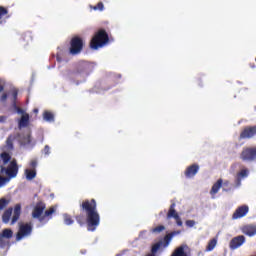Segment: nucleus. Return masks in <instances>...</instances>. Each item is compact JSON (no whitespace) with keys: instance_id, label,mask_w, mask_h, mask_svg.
<instances>
[{"instance_id":"f257e3e1","label":"nucleus","mask_w":256,"mask_h":256,"mask_svg":"<svg viewBox=\"0 0 256 256\" xmlns=\"http://www.w3.org/2000/svg\"><path fill=\"white\" fill-rule=\"evenodd\" d=\"M80 211L86 214V218L83 214L75 216L78 225H80V227H83V225H85L86 223L88 231H95L97 229V226L101 223V216L97 211V201L95 199L84 200L80 204Z\"/></svg>"},{"instance_id":"f03ea898","label":"nucleus","mask_w":256,"mask_h":256,"mask_svg":"<svg viewBox=\"0 0 256 256\" xmlns=\"http://www.w3.org/2000/svg\"><path fill=\"white\" fill-rule=\"evenodd\" d=\"M109 43V34L105 29L98 30L90 41V48L97 50Z\"/></svg>"},{"instance_id":"7ed1b4c3","label":"nucleus","mask_w":256,"mask_h":256,"mask_svg":"<svg viewBox=\"0 0 256 256\" xmlns=\"http://www.w3.org/2000/svg\"><path fill=\"white\" fill-rule=\"evenodd\" d=\"M0 175H6L10 180L15 179V177L19 175V165L17 164V160L13 159L10 161L7 167L1 165Z\"/></svg>"},{"instance_id":"20e7f679","label":"nucleus","mask_w":256,"mask_h":256,"mask_svg":"<svg viewBox=\"0 0 256 256\" xmlns=\"http://www.w3.org/2000/svg\"><path fill=\"white\" fill-rule=\"evenodd\" d=\"M83 47H85V41L81 36L72 37L70 40L69 55L74 57L75 55H81Z\"/></svg>"},{"instance_id":"39448f33","label":"nucleus","mask_w":256,"mask_h":256,"mask_svg":"<svg viewBox=\"0 0 256 256\" xmlns=\"http://www.w3.org/2000/svg\"><path fill=\"white\" fill-rule=\"evenodd\" d=\"M93 73V65L89 62H82L78 65L77 69L71 73L70 77H77V75L89 76Z\"/></svg>"},{"instance_id":"423d86ee","label":"nucleus","mask_w":256,"mask_h":256,"mask_svg":"<svg viewBox=\"0 0 256 256\" xmlns=\"http://www.w3.org/2000/svg\"><path fill=\"white\" fill-rule=\"evenodd\" d=\"M32 233L33 224L31 222L20 224L16 234V241H21L24 237H29Z\"/></svg>"},{"instance_id":"0eeeda50","label":"nucleus","mask_w":256,"mask_h":256,"mask_svg":"<svg viewBox=\"0 0 256 256\" xmlns=\"http://www.w3.org/2000/svg\"><path fill=\"white\" fill-rule=\"evenodd\" d=\"M240 159L246 163H253L256 160V146L243 148Z\"/></svg>"},{"instance_id":"6e6552de","label":"nucleus","mask_w":256,"mask_h":256,"mask_svg":"<svg viewBox=\"0 0 256 256\" xmlns=\"http://www.w3.org/2000/svg\"><path fill=\"white\" fill-rule=\"evenodd\" d=\"M47 209V205L43 201H38L32 211L33 219H38L40 223L45 221V217H43V212Z\"/></svg>"},{"instance_id":"1a4fd4ad","label":"nucleus","mask_w":256,"mask_h":256,"mask_svg":"<svg viewBox=\"0 0 256 256\" xmlns=\"http://www.w3.org/2000/svg\"><path fill=\"white\" fill-rule=\"evenodd\" d=\"M176 204L172 203L169 207V210L166 215V219L169 221L170 219H175L176 224L178 227H183V220H181V216H179V213H177V210H175Z\"/></svg>"},{"instance_id":"9d476101","label":"nucleus","mask_w":256,"mask_h":256,"mask_svg":"<svg viewBox=\"0 0 256 256\" xmlns=\"http://www.w3.org/2000/svg\"><path fill=\"white\" fill-rule=\"evenodd\" d=\"M245 243V236L239 235L231 239L229 243V247L232 251H235V249H239L241 245Z\"/></svg>"},{"instance_id":"9b49d317","label":"nucleus","mask_w":256,"mask_h":256,"mask_svg":"<svg viewBox=\"0 0 256 256\" xmlns=\"http://www.w3.org/2000/svg\"><path fill=\"white\" fill-rule=\"evenodd\" d=\"M256 135V125L248 126L240 133V139H251Z\"/></svg>"},{"instance_id":"f8f14e48","label":"nucleus","mask_w":256,"mask_h":256,"mask_svg":"<svg viewBox=\"0 0 256 256\" xmlns=\"http://www.w3.org/2000/svg\"><path fill=\"white\" fill-rule=\"evenodd\" d=\"M247 213H249V206L247 205L239 206L233 213L232 219H241L242 217H245Z\"/></svg>"},{"instance_id":"ddd939ff","label":"nucleus","mask_w":256,"mask_h":256,"mask_svg":"<svg viewBox=\"0 0 256 256\" xmlns=\"http://www.w3.org/2000/svg\"><path fill=\"white\" fill-rule=\"evenodd\" d=\"M197 173H199V164H192L186 168L184 175H185L186 179H191Z\"/></svg>"},{"instance_id":"4468645a","label":"nucleus","mask_w":256,"mask_h":256,"mask_svg":"<svg viewBox=\"0 0 256 256\" xmlns=\"http://www.w3.org/2000/svg\"><path fill=\"white\" fill-rule=\"evenodd\" d=\"M21 217V204H16L14 206V212L11 219V225H15L19 218Z\"/></svg>"},{"instance_id":"2eb2a0df","label":"nucleus","mask_w":256,"mask_h":256,"mask_svg":"<svg viewBox=\"0 0 256 256\" xmlns=\"http://www.w3.org/2000/svg\"><path fill=\"white\" fill-rule=\"evenodd\" d=\"M242 233L248 237H254L256 235V226L255 225H246L242 228Z\"/></svg>"},{"instance_id":"dca6fc26","label":"nucleus","mask_w":256,"mask_h":256,"mask_svg":"<svg viewBox=\"0 0 256 256\" xmlns=\"http://www.w3.org/2000/svg\"><path fill=\"white\" fill-rule=\"evenodd\" d=\"M223 187V179H218L216 183L213 184L211 190H210V195L215 196L219 193V189Z\"/></svg>"},{"instance_id":"f3484780","label":"nucleus","mask_w":256,"mask_h":256,"mask_svg":"<svg viewBox=\"0 0 256 256\" xmlns=\"http://www.w3.org/2000/svg\"><path fill=\"white\" fill-rule=\"evenodd\" d=\"M9 10L3 6H0V25L6 22L5 19H9Z\"/></svg>"},{"instance_id":"a211bd4d","label":"nucleus","mask_w":256,"mask_h":256,"mask_svg":"<svg viewBox=\"0 0 256 256\" xmlns=\"http://www.w3.org/2000/svg\"><path fill=\"white\" fill-rule=\"evenodd\" d=\"M11 215H13V208L10 207L4 211L2 214V221L3 223L7 224L9 221H11Z\"/></svg>"},{"instance_id":"6ab92c4d","label":"nucleus","mask_w":256,"mask_h":256,"mask_svg":"<svg viewBox=\"0 0 256 256\" xmlns=\"http://www.w3.org/2000/svg\"><path fill=\"white\" fill-rule=\"evenodd\" d=\"M29 125V114L24 113L22 114L19 122H18V127L21 129L23 127H27Z\"/></svg>"},{"instance_id":"aec40b11","label":"nucleus","mask_w":256,"mask_h":256,"mask_svg":"<svg viewBox=\"0 0 256 256\" xmlns=\"http://www.w3.org/2000/svg\"><path fill=\"white\" fill-rule=\"evenodd\" d=\"M176 235H181V230L170 232L164 237L165 247L171 243V239H173Z\"/></svg>"},{"instance_id":"412c9836","label":"nucleus","mask_w":256,"mask_h":256,"mask_svg":"<svg viewBox=\"0 0 256 256\" xmlns=\"http://www.w3.org/2000/svg\"><path fill=\"white\" fill-rule=\"evenodd\" d=\"M26 179L28 181H33L35 177H37V171L33 169H26L25 170Z\"/></svg>"},{"instance_id":"4be33fe9","label":"nucleus","mask_w":256,"mask_h":256,"mask_svg":"<svg viewBox=\"0 0 256 256\" xmlns=\"http://www.w3.org/2000/svg\"><path fill=\"white\" fill-rule=\"evenodd\" d=\"M171 256H187V253L185 252V247L179 246L174 250Z\"/></svg>"},{"instance_id":"5701e85b","label":"nucleus","mask_w":256,"mask_h":256,"mask_svg":"<svg viewBox=\"0 0 256 256\" xmlns=\"http://www.w3.org/2000/svg\"><path fill=\"white\" fill-rule=\"evenodd\" d=\"M0 158L3 161V165H7V163L11 161V154H9V152H2Z\"/></svg>"},{"instance_id":"b1692460","label":"nucleus","mask_w":256,"mask_h":256,"mask_svg":"<svg viewBox=\"0 0 256 256\" xmlns=\"http://www.w3.org/2000/svg\"><path fill=\"white\" fill-rule=\"evenodd\" d=\"M0 236L4 237V239H11L13 237V230L6 228L2 231Z\"/></svg>"},{"instance_id":"393cba45","label":"nucleus","mask_w":256,"mask_h":256,"mask_svg":"<svg viewBox=\"0 0 256 256\" xmlns=\"http://www.w3.org/2000/svg\"><path fill=\"white\" fill-rule=\"evenodd\" d=\"M63 219L65 225H73V223H75V220H73V217L69 214H63Z\"/></svg>"},{"instance_id":"a878e982","label":"nucleus","mask_w":256,"mask_h":256,"mask_svg":"<svg viewBox=\"0 0 256 256\" xmlns=\"http://www.w3.org/2000/svg\"><path fill=\"white\" fill-rule=\"evenodd\" d=\"M216 246H217V239L213 238L208 242L206 251H213V249H215Z\"/></svg>"},{"instance_id":"bb28decb","label":"nucleus","mask_w":256,"mask_h":256,"mask_svg":"<svg viewBox=\"0 0 256 256\" xmlns=\"http://www.w3.org/2000/svg\"><path fill=\"white\" fill-rule=\"evenodd\" d=\"M22 40L24 41V43H26V45H29V43L33 41V36H31V33H24L22 35Z\"/></svg>"},{"instance_id":"cd10ccee","label":"nucleus","mask_w":256,"mask_h":256,"mask_svg":"<svg viewBox=\"0 0 256 256\" xmlns=\"http://www.w3.org/2000/svg\"><path fill=\"white\" fill-rule=\"evenodd\" d=\"M43 117L45 119V121H55V116L53 115V113L49 112V111H45L43 113Z\"/></svg>"},{"instance_id":"c85d7f7f","label":"nucleus","mask_w":256,"mask_h":256,"mask_svg":"<svg viewBox=\"0 0 256 256\" xmlns=\"http://www.w3.org/2000/svg\"><path fill=\"white\" fill-rule=\"evenodd\" d=\"M53 213H55V208L54 207H50L48 210H46L44 212V215L42 217H44V221L46 218L51 219V216L53 215Z\"/></svg>"},{"instance_id":"c756f323","label":"nucleus","mask_w":256,"mask_h":256,"mask_svg":"<svg viewBox=\"0 0 256 256\" xmlns=\"http://www.w3.org/2000/svg\"><path fill=\"white\" fill-rule=\"evenodd\" d=\"M9 203H11L10 200L6 199V198H1L0 199V211H3V209H5Z\"/></svg>"},{"instance_id":"7c9ffc66","label":"nucleus","mask_w":256,"mask_h":256,"mask_svg":"<svg viewBox=\"0 0 256 256\" xmlns=\"http://www.w3.org/2000/svg\"><path fill=\"white\" fill-rule=\"evenodd\" d=\"M10 181H11V179L8 176L0 175V188L5 187V185H7V183H9Z\"/></svg>"},{"instance_id":"2f4dec72","label":"nucleus","mask_w":256,"mask_h":256,"mask_svg":"<svg viewBox=\"0 0 256 256\" xmlns=\"http://www.w3.org/2000/svg\"><path fill=\"white\" fill-rule=\"evenodd\" d=\"M91 9H93V11H104L105 5L103 2H98L97 5L91 6Z\"/></svg>"},{"instance_id":"473e14b6","label":"nucleus","mask_w":256,"mask_h":256,"mask_svg":"<svg viewBox=\"0 0 256 256\" xmlns=\"http://www.w3.org/2000/svg\"><path fill=\"white\" fill-rule=\"evenodd\" d=\"M163 231H165V226L163 225H159L151 229V233H156V234L163 233Z\"/></svg>"},{"instance_id":"72a5a7b5","label":"nucleus","mask_w":256,"mask_h":256,"mask_svg":"<svg viewBox=\"0 0 256 256\" xmlns=\"http://www.w3.org/2000/svg\"><path fill=\"white\" fill-rule=\"evenodd\" d=\"M9 245V241L3 236L0 235V248L5 249Z\"/></svg>"},{"instance_id":"f704fd0d","label":"nucleus","mask_w":256,"mask_h":256,"mask_svg":"<svg viewBox=\"0 0 256 256\" xmlns=\"http://www.w3.org/2000/svg\"><path fill=\"white\" fill-rule=\"evenodd\" d=\"M13 107L19 115L25 114V110H23L21 107L17 106V102H15V101L13 102Z\"/></svg>"},{"instance_id":"c9c22d12","label":"nucleus","mask_w":256,"mask_h":256,"mask_svg":"<svg viewBox=\"0 0 256 256\" xmlns=\"http://www.w3.org/2000/svg\"><path fill=\"white\" fill-rule=\"evenodd\" d=\"M162 242H157L152 246L151 253L155 254L159 249H161Z\"/></svg>"},{"instance_id":"e433bc0d","label":"nucleus","mask_w":256,"mask_h":256,"mask_svg":"<svg viewBox=\"0 0 256 256\" xmlns=\"http://www.w3.org/2000/svg\"><path fill=\"white\" fill-rule=\"evenodd\" d=\"M249 176V170L248 169H242L239 173H238V177H248Z\"/></svg>"},{"instance_id":"4c0bfd02","label":"nucleus","mask_w":256,"mask_h":256,"mask_svg":"<svg viewBox=\"0 0 256 256\" xmlns=\"http://www.w3.org/2000/svg\"><path fill=\"white\" fill-rule=\"evenodd\" d=\"M6 145L10 148L13 147V137L12 136H9L6 140Z\"/></svg>"},{"instance_id":"58836bf2","label":"nucleus","mask_w":256,"mask_h":256,"mask_svg":"<svg viewBox=\"0 0 256 256\" xmlns=\"http://www.w3.org/2000/svg\"><path fill=\"white\" fill-rule=\"evenodd\" d=\"M30 167H31L32 170L37 169V160H32L30 162Z\"/></svg>"},{"instance_id":"ea45409f","label":"nucleus","mask_w":256,"mask_h":256,"mask_svg":"<svg viewBox=\"0 0 256 256\" xmlns=\"http://www.w3.org/2000/svg\"><path fill=\"white\" fill-rule=\"evenodd\" d=\"M43 151L44 155H49L51 153V148L49 147V145H46Z\"/></svg>"},{"instance_id":"a19ab883","label":"nucleus","mask_w":256,"mask_h":256,"mask_svg":"<svg viewBox=\"0 0 256 256\" xmlns=\"http://www.w3.org/2000/svg\"><path fill=\"white\" fill-rule=\"evenodd\" d=\"M186 225L187 227H195V220H187Z\"/></svg>"},{"instance_id":"79ce46f5","label":"nucleus","mask_w":256,"mask_h":256,"mask_svg":"<svg viewBox=\"0 0 256 256\" xmlns=\"http://www.w3.org/2000/svg\"><path fill=\"white\" fill-rule=\"evenodd\" d=\"M18 95H19V91H17V90L12 91V96H13V99L15 102L17 101Z\"/></svg>"},{"instance_id":"37998d69","label":"nucleus","mask_w":256,"mask_h":256,"mask_svg":"<svg viewBox=\"0 0 256 256\" xmlns=\"http://www.w3.org/2000/svg\"><path fill=\"white\" fill-rule=\"evenodd\" d=\"M4 83L2 79H0V93H3L4 89H5V86H4Z\"/></svg>"},{"instance_id":"c03bdc74","label":"nucleus","mask_w":256,"mask_h":256,"mask_svg":"<svg viewBox=\"0 0 256 256\" xmlns=\"http://www.w3.org/2000/svg\"><path fill=\"white\" fill-rule=\"evenodd\" d=\"M0 101H1L2 103H5V101H7V93L2 94V96H1V98H0Z\"/></svg>"},{"instance_id":"a18cd8bd","label":"nucleus","mask_w":256,"mask_h":256,"mask_svg":"<svg viewBox=\"0 0 256 256\" xmlns=\"http://www.w3.org/2000/svg\"><path fill=\"white\" fill-rule=\"evenodd\" d=\"M7 121V116H0V123H5Z\"/></svg>"},{"instance_id":"49530a36","label":"nucleus","mask_w":256,"mask_h":256,"mask_svg":"<svg viewBox=\"0 0 256 256\" xmlns=\"http://www.w3.org/2000/svg\"><path fill=\"white\" fill-rule=\"evenodd\" d=\"M250 67H251V69H255L256 68L255 63H250Z\"/></svg>"},{"instance_id":"de8ad7c7","label":"nucleus","mask_w":256,"mask_h":256,"mask_svg":"<svg viewBox=\"0 0 256 256\" xmlns=\"http://www.w3.org/2000/svg\"><path fill=\"white\" fill-rule=\"evenodd\" d=\"M34 113H39V110L38 109H34Z\"/></svg>"},{"instance_id":"09e8293b","label":"nucleus","mask_w":256,"mask_h":256,"mask_svg":"<svg viewBox=\"0 0 256 256\" xmlns=\"http://www.w3.org/2000/svg\"><path fill=\"white\" fill-rule=\"evenodd\" d=\"M229 184V182H224V185H228Z\"/></svg>"},{"instance_id":"8fccbe9b","label":"nucleus","mask_w":256,"mask_h":256,"mask_svg":"<svg viewBox=\"0 0 256 256\" xmlns=\"http://www.w3.org/2000/svg\"><path fill=\"white\" fill-rule=\"evenodd\" d=\"M160 215H163V212H160Z\"/></svg>"},{"instance_id":"3c124183","label":"nucleus","mask_w":256,"mask_h":256,"mask_svg":"<svg viewBox=\"0 0 256 256\" xmlns=\"http://www.w3.org/2000/svg\"><path fill=\"white\" fill-rule=\"evenodd\" d=\"M223 191H227L226 189H223Z\"/></svg>"}]
</instances>
